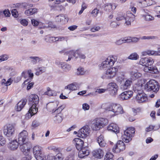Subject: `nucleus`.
<instances>
[{"instance_id":"16","label":"nucleus","mask_w":160,"mask_h":160,"mask_svg":"<svg viewBox=\"0 0 160 160\" xmlns=\"http://www.w3.org/2000/svg\"><path fill=\"white\" fill-rule=\"evenodd\" d=\"M10 141L8 145L9 149L12 151L17 150L19 145V142L17 141L16 139L11 140H10Z\"/></svg>"},{"instance_id":"57","label":"nucleus","mask_w":160,"mask_h":160,"mask_svg":"<svg viewBox=\"0 0 160 160\" xmlns=\"http://www.w3.org/2000/svg\"><path fill=\"white\" fill-rule=\"evenodd\" d=\"M48 160H54L55 155H52V153L49 154L47 156Z\"/></svg>"},{"instance_id":"36","label":"nucleus","mask_w":160,"mask_h":160,"mask_svg":"<svg viewBox=\"0 0 160 160\" xmlns=\"http://www.w3.org/2000/svg\"><path fill=\"white\" fill-rule=\"evenodd\" d=\"M37 11V9L35 8L28 9L25 11V14L28 16L32 15Z\"/></svg>"},{"instance_id":"39","label":"nucleus","mask_w":160,"mask_h":160,"mask_svg":"<svg viewBox=\"0 0 160 160\" xmlns=\"http://www.w3.org/2000/svg\"><path fill=\"white\" fill-rule=\"evenodd\" d=\"M54 121L56 123H60L62 120L61 116L59 114L56 115L54 118Z\"/></svg>"},{"instance_id":"6","label":"nucleus","mask_w":160,"mask_h":160,"mask_svg":"<svg viewBox=\"0 0 160 160\" xmlns=\"http://www.w3.org/2000/svg\"><path fill=\"white\" fill-rule=\"evenodd\" d=\"M135 132V130L134 128H128L124 131V134L122 136L123 141L126 143L130 142L132 140L131 138L133 137Z\"/></svg>"},{"instance_id":"8","label":"nucleus","mask_w":160,"mask_h":160,"mask_svg":"<svg viewBox=\"0 0 160 160\" xmlns=\"http://www.w3.org/2000/svg\"><path fill=\"white\" fill-rule=\"evenodd\" d=\"M114 62V60H113L112 59L110 58H107L99 65V68L101 70H106L111 68Z\"/></svg>"},{"instance_id":"63","label":"nucleus","mask_w":160,"mask_h":160,"mask_svg":"<svg viewBox=\"0 0 160 160\" xmlns=\"http://www.w3.org/2000/svg\"><path fill=\"white\" fill-rule=\"evenodd\" d=\"M110 25L111 27L112 28H116L119 25L118 23L115 22H111Z\"/></svg>"},{"instance_id":"50","label":"nucleus","mask_w":160,"mask_h":160,"mask_svg":"<svg viewBox=\"0 0 160 160\" xmlns=\"http://www.w3.org/2000/svg\"><path fill=\"white\" fill-rule=\"evenodd\" d=\"M8 58V57L7 55L4 54L0 56V62L7 60Z\"/></svg>"},{"instance_id":"44","label":"nucleus","mask_w":160,"mask_h":160,"mask_svg":"<svg viewBox=\"0 0 160 160\" xmlns=\"http://www.w3.org/2000/svg\"><path fill=\"white\" fill-rule=\"evenodd\" d=\"M158 38L157 36H143L141 38L142 39H148V40H155L158 39Z\"/></svg>"},{"instance_id":"25","label":"nucleus","mask_w":160,"mask_h":160,"mask_svg":"<svg viewBox=\"0 0 160 160\" xmlns=\"http://www.w3.org/2000/svg\"><path fill=\"white\" fill-rule=\"evenodd\" d=\"M72 56H73L76 58L78 57L79 58L82 59H84L86 58L85 56L78 49L77 50H73V52L72 53Z\"/></svg>"},{"instance_id":"51","label":"nucleus","mask_w":160,"mask_h":160,"mask_svg":"<svg viewBox=\"0 0 160 160\" xmlns=\"http://www.w3.org/2000/svg\"><path fill=\"white\" fill-rule=\"evenodd\" d=\"M57 102H56L55 103H48L47 105V108H49L51 107V108H53L56 106H57Z\"/></svg>"},{"instance_id":"37","label":"nucleus","mask_w":160,"mask_h":160,"mask_svg":"<svg viewBox=\"0 0 160 160\" xmlns=\"http://www.w3.org/2000/svg\"><path fill=\"white\" fill-rule=\"evenodd\" d=\"M61 68L64 71L68 72L70 69L71 66L66 62H63Z\"/></svg>"},{"instance_id":"7","label":"nucleus","mask_w":160,"mask_h":160,"mask_svg":"<svg viewBox=\"0 0 160 160\" xmlns=\"http://www.w3.org/2000/svg\"><path fill=\"white\" fill-rule=\"evenodd\" d=\"M33 154L37 160H46L45 155L42 152L41 148L38 146L34 147L33 149Z\"/></svg>"},{"instance_id":"18","label":"nucleus","mask_w":160,"mask_h":160,"mask_svg":"<svg viewBox=\"0 0 160 160\" xmlns=\"http://www.w3.org/2000/svg\"><path fill=\"white\" fill-rule=\"evenodd\" d=\"M55 20L56 22H60L62 24H64L68 22V18L65 15L60 14L56 17Z\"/></svg>"},{"instance_id":"11","label":"nucleus","mask_w":160,"mask_h":160,"mask_svg":"<svg viewBox=\"0 0 160 160\" xmlns=\"http://www.w3.org/2000/svg\"><path fill=\"white\" fill-rule=\"evenodd\" d=\"M125 149V145L123 141L119 140L115 145L112 149V151L116 153L120 152Z\"/></svg>"},{"instance_id":"22","label":"nucleus","mask_w":160,"mask_h":160,"mask_svg":"<svg viewBox=\"0 0 160 160\" xmlns=\"http://www.w3.org/2000/svg\"><path fill=\"white\" fill-rule=\"evenodd\" d=\"M73 142L75 145L78 151L83 147L84 142L80 138H75L73 139Z\"/></svg>"},{"instance_id":"21","label":"nucleus","mask_w":160,"mask_h":160,"mask_svg":"<svg viewBox=\"0 0 160 160\" xmlns=\"http://www.w3.org/2000/svg\"><path fill=\"white\" fill-rule=\"evenodd\" d=\"M132 83V80L129 78L124 82V83L120 85V88L121 90H124L129 88Z\"/></svg>"},{"instance_id":"60","label":"nucleus","mask_w":160,"mask_h":160,"mask_svg":"<svg viewBox=\"0 0 160 160\" xmlns=\"http://www.w3.org/2000/svg\"><path fill=\"white\" fill-rule=\"evenodd\" d=\"M100 29V27L99 26H97L92 28L90 30L91 32H94L95 31H98Z\"/></svg>"},{"instance_id":"43","label":"nucleus","mask_w":160,"mask_h":160,"mask_svg":"<svg viewBox=\"0 0 160 160\" xmlns=\"http://www.w3.org/2000/svg\"><path fill=\"white\" fill-rule=\"evenodd\" d=\"M139 58V56L136 53L131 54L128 57V58L131 60H136Z\"/></svg>"},{"instance_id":"35","label":"nucleus","mask_w":160,"mask_h":160,"mask_svg":"<svg viewBox=\"0 0 160 160\" xmlns=\"http://www.w3.org/2000/svg\"><path fill=\"white\" fill-rule=\"evenodd\" d=\"M47 91L44 92V94L47 95L49 96H54L56 95V93L55 91L52 90L49 87L47 88Z\"/></svg>"},{"instance_id":"30","label":"nucleus","mask_w":160,"mask_h":160,"mask_svg":"<svg viewBox=\"0 0 160 160\" xmlns=\"http://www.w3.org/2000/svg\"><path fill=\"white\" fill-rule=\"evenodd\" d=\"M59 52L61 54L64 53V54L68 55V59L66 61H70L72 58V53L73 52V50L67 51L65 49H64L60 51Z\"/></svg>"},{"instance_id":"62","label":"nucleus","mask_w":160,"mask_h":160,"mask_svg":"<svg viewBox=\"0 0 160 160\" xmlns=\"http://www.w3.org/2000/svg\"><path fill=\"white\" fill-rule=\"evenodd\" d=\"M31 22L32 24L34 26H37L39 23V22L35 19H32L31 20Z\"/></svg>"},{"instance_id":"1","label":"nucleus","mask_w":160,"mask_h":160,"mask_svg":"<svg viewBox=\"0 0 160 160\" xmlns=\"http://www.w3.org/2000/svg\"><path fill=\"white\" fill-rule=\"evenodd\" d=\"M29 104L31 106L28 111V113L26 115V117L28 119L30 118L37 112L38 109L36 106L39 102V97L36 94H31L29 97Z\"/></svg>"},{"instance_id":"24","label":"nucleus","mask_w":160,"mask_h":160,"mask_svg":"<svg viewBox=\"0 0 160 160\" xmlns=\"http://www.w3.org/2000/svg\"><path fill=\"white\" fill-rule=\"evenodd\" d=\"M142 83H139L135 84L133 88L134 92L136 94L143 92L142 88Z\"/></svg>"},{"instance_id":"31","label":"nucleus","mask_w":160,"mask_h":160,"mask_svg":"<svg viewBox=\"0 0 160 160\" xmlns=\"http://www.w3.org/2000/svg\"><path fill=\"white\" fill-rule=\"evenodd\" d=\"M17 6H19L20 8H23L25 9H27L30 7H32L33 4L24 2L17 4Z\"/></svg>"},{"instance_id":"15","label":"nucleus","mask_w":160,"mask_h":160,"mask_svg":"<svg viewBox=\"0 0 160 160\" xmlns=\"http://www.w3.org/2000/svg\"><path fill=\"white\" fill-rule=\"evenodd\" d=\"M133 92L132 91H127L122 93L119 96V98L121 100L129 99L132 96Z\"/></svg>"},{"instance_id":"26","label":"nucleus","mask_w":160,"mask_h":160,"mask_svg":"<svg viewBox=\"0 0 160 160\" xmlns=\"http://www.w3.org/2000/svg\"><path fill=\"white\" fill-rule=\"evenodd\" d=\"M109 131H112L115 133H118L119 132V128L118 125L114 123H111L108 127Z\"/></svg>"},{"instance_id":"45","label":"nucleus","mask_w":160,"mask_h":160,"mask_svg":"<svg viewBox=\"0 0 160 160\" xmlns=\"http://www.w3.org/2000/svg\"><path fill=\"white\" fill-rule=\"evenodd\" d=\"M143 17L145 20L147 21H150L154 19V18L149 14H145L142 16Z\"/></svg>"},{"instance_id":"17","label":"nucleus","mask_w":160,"mask_h":160,"mask_svg":"<svg viewBox=\"0 0 160 160\" xmlns=\"http://www.w3.org/2000/svg\"><path fill=\"white\" fill-rule=\"evenodd\" d=\"M135 99L138 103H140L147 101L148 98L147 95L142 92L136 94Z\"/></svg>"},{"instance_id":"33","label":"nucleus","mask_w":160,"mask_h":160,"mask_svg":"<svg viewBox=\"0 0 160 160\" xmlns=\"http://www.w3.org/2000/svg\"><path fill=\"white\" fill-rule=\"evenodd\" d=\"M76 85V83L70 84L65 87V89H68L70 91L76 90L77 89Z\"/></svg>"},{"instance_id":"5","label":"nucleus","mask_w":160,"mask_h":160,"mask_svg":"<svg viewBox=\"0 0 160 160\" xmlns=\"http://www.w3.org/2000/svg\"><path fill=\"white\" fill-rule=\"evenodd\" d=\"M15 130V126L12 124H8L4 127V134L9 140H11L14 137Z\"/></svg>"},{"instance_id":"19","label":"nucleus","mask_w":160,"mask_h":160,"mask_svg":"<svg viewBox=\"0 0 160 160\" xmlns=\"http://www.w3.org/2000/svg\"><path fill=\"white\" fill-rule=\"evenodd\" d=\"M78 153V157L80 158H84L89 154V151L87 147H83L81 149H80Z\"/></svg>"},{"instance_id":"3","label":"nucleus","mask_w":160,"mask_h":160,"mask_svg":"<svg viewBox=\"0 0 160 160\" xmlns=\"http://www.w3.org/2000/svg\"><path fill=\"white\" fill-rule=\"evenodd\" d=\"M108 122V120L107 118H96L92 121L91 127L94 131L99 130L106 126Z\"/></svg>"},{"instance_id":"34","label":"nucleus","mask_w":160,"mask_h":160,"mask_svg":"<svg viewBox=\"0 0 160 160\" xmlns=\"http://www.w3.org/2000/svg\"><path fill=\"white\" fill-rule=\"evenodd\" d=\"M129 16H127L126 18H125V24L128 26L131 24V21H133L132 18L134 17V16L132 13H130Z\"/></svg>"},{"instance_id":"14","label":"nucleus","mask_w":160,"mask_h":160,"mask_svg":"<svg viewBox=\"0 0 160 160\" xmlns=\"http://www.w3.org/2000/svg\"><path fill=\"white\" fill-rule=\"evenodd\" d=\"M89 131L88 126H84L78 131L77 136L79 138H85L87 137L88 134H89Z\"/></svg>"},{"instance_id":"61","label":"nucleus","mask_w":160,"mask_h":160,"mask_svg":"<svg viewBox=\"0 0 160 160\" xmlns=\"http://www.w3.org/2000/svg\"><path fill=\"white\" fill-rule=\"evenodd\" d=\"M154 127L155 126H154L150 125L146 128L145 130L147 132L151 131L154 129Z\"/></svg>"},{"instance_id":"13","label":"nucleus","mask_w":160,"mask_h":160,"mask_svg":"<svg viewBox=\"0 0 160 160\" xmlns=\"http://www.w3.org/2000/svg\"><path fill=\"white\" fill-rule=\"evenodd\" d=\"M19 145L21 151L24 153L25 155H28V154L26 153V150L28 152L30 151V149L32 147L31 143L28 141L26 143L24 142L22 144H19Z\"/></svg>"},{"instance_id":"40","label":"nucleus","mask_w":160,"mask_h":160,"mask_svg":"<svg viewBox=\"0 0 160 160\" xmlns=\"http://www.w3.org/2000/svg\"><path fill=\"white\" fill-rule=\"evenodd\" d=\"M56 37L48 36L45 38V40L47 42L50 43L55 42L56 41Z\"/></svg>"},{"instance_id":"2","label":"nucleus","mask_w":160,"mask_h":160,"mask_svg":"<svg viewBox=\"0 0 160 160\" xmlns=\"http://www.w3.org/2000/svg\"><path fill=\"white\" fill-rule=\"evenodd\" d=\"M153 60L151 58L147 57L142 58L140 60V64L145 67L144 68V71L148 72L150 71V72L153 73H157L158 70L156 67L152 66L154 63Z\"/></svg>"},{"instance_id":"47","label":"nucleus","mask_w":160,"mask_h":160,"mask_svg":"<svg viewBox=\"0 0 160 160\" xmlns=\"http://www.w3.org/2000/svg\"><path fill=\"white\" fill-rule=\"evenodd\" d=\"M113 155L111 153H107L105 156L104 160H113Z\"/></svg>"},{"instance_id":"64","label":"nucleus","mask_w":160,"mask_h":160,"mask_svg":"<svg viewBox=\"0 0 160 160\" xmlns=\"http://www.w3.org/2000/svg\"><path fill=\"white\" fill-rule=\"evenodd\" d=\"M21 23L24 26H27L28 24V22L25 19H23L21 21Z\"/></svg>"},{"instance_id":"56","label":"nucleus","mask_w":160,"mask_h":160,"mask_svg":"<svg viewBox=\"0 0 160 160\" xmlns=\"http://www.w3.org/2000/svg\"><path fill=\"white\" fill-rule=\"evenodd\" d=\"M82 109L84 110H88L90 108L89 105L87 103H84L82 104Z\"/></svg>"},{"instance_id":"27","label":"nucleus","mask_w":160,"mask_h":160,"mask_svg":"<svg viewBox=\"0 0 160 160\" xmlns=\"http://www.w3.org/2000/svg\"><path fill=\"white\" fill-rule=\"evenodd\" d=\"M93 155L95 158H101L103 156V152L101 149H98L93 152Z\"/></svg>"},{"instance_id":"53","label":"nucleus","mask_w":160,"mask_h":160,"mask_svg":"<svg viewBox=\"0 0 160 160\" xmlns=\"http://www.w3.org/2000/svg\"><path fill=\"white\" fill-rule=\"evenodd\" d=\"M12 14L15 18H17L18 15V12L16 9H13L12 10Z\"/></svg>"},{"instance_id":"41","label":"nucleus","mask_w":160,"mask_h":160,"mask_svg":"<svg viewBox=\"0 0 160 160\" xmlns=\"http://www.w3.org/2000/svg\"><path fill=\"white\" fill-rule=\"evenodd\" d=\"M126 42H127V37H125L123 38V39H121L117 40L115 42V44L117 45H119L123 44V43Z\"/></svg>"},{"instance_id":"42","label":"nucleus","mask_w":160,"mask_h":160,"mask_svg":"<svg viewBox=\"0 0 160 160\" xmlns=\"http://www.w3.org/2000/svg\"><path fill=\"white\" fill-rule=\"evenodd\" d=\"M112 4L111 3L106 4L104 7V9L108 12L111 11L112 10Z\"/></svg>"},{"instance_id":"55","label":"nucleus","mask_w":160,"mask_h":160,"mask_svg":"<svg viewBox=\"0 0 160 160\" xmlns=\"http://www.w3.org/2000/svg\"><path fill=\"white\" fill-rule=\"evenodd\" d=\"M40 124V123L38 121L34 120L32 122V127L36 128Z\"/></svg>"},{"instance_id":"9","label":"nucleus","mask_w":160,"mask_h":160,"mask_svg":"<svg viewBox=\"0 0 160 160\" xmlns=\"http://www.w3.org/2000/svg\"><path fill=\"white\" fill-rule=\"evenodd\" d=\"M118 69L116 68H110L107 69L102 77L103 79H110L114 77Z\"/></svg>"},{"instance_id":"29","label":"nucleus","mask_w":160,"mask_h":160,"mask_svg":"<svg viewBox=\"0 0 160 160\" xmlns=\"http://www.w3.org/2000/svg\"><path fill=\"white\" fill-rule=\"evenodd\" d=\"M97 141L101 147H104L106 145V143L104 139V137L102 135H100L97 138Z\"/></svg>"},{"instance_id":"28","label":"nucleus","mask_w":160,"mask_h":160,"mask_svg":"<svg viewBox=\"0 0 160 160\" xmlns=\"http://www.w3.org/2000/svg\"><path fill=\"white\" fill-rule=\"evenodd\" d=\"M141 76L142 74L139 72L132 71L130 72V78L132 81L140 77Z\"/></svg>"},{"instance_id":"32","label":"nucleus","mask_w":160,"mask_h":160,"mask_svg":"<svg viewBox=\"0 0 160 160\" xmlns=\"http://www.w3.org/2000/svg\"><path fill=\"white\" fill-rule=\"evenodd\" d=\"M29 58L31 59V62L33 64H36L38 62L42 60V58L38 57L30 56Z\"/></svg>"},{"instance_id":"20","label":"nucleus","mask_w":160,"mask_h":160,"mask_svg":"<svg viewBox=\"0 0 160 160\" xmlns=\"http://www.w3.org/2000/svg\"><path fill=\"white\" fill-rule=\"evenodd\" d=\"M120 105L116 104H112L106 108V111L107 112H111L113 113V114H116V111L118 110V109Z\"/></svg>"},{"instance_id":"49","label":"nucleus","mask_w":160,"mask_h":160,"mask_svg":"<svg viewBox=\"0 0 160 160\" xmlns=\"http://www.w3.org/2000/svg\"><path fill=\"white\" fill-rule=\"evenodd\" d=\"M99 10L97 8L93 9L91 12L92 16L93 17H96L98 13Z\"/></svg>"},{"instance_id":"58","label":"nucleus","mask_w":160,"mask_h":160,"mask_svg":"<svg viewBox=\"0 0 160 160\" xmlns=\"http://www.w3.org/2000/svg\"><path fill=\"white\" fill-rule=\"evenodd\" d=\"M123 112V110L122 107L120 106V107H119V108L118 109V110L116 111V114H118L120 113H122Z\"/></svg>"},{"instance_id":"46","label":"nucleus","mask_w":160,"mask_h":160,"mask_svg":"<svg viewBox=\"0 0 160 160\" xmlns=\"http://www.w3.org/2000/svg\"><path fill=\"white\" fill-rule=\"evenodd\" d=\"M85 73L84 68L81 67H79L77 69L76 74L77 75H83Z\"/></svg>"},{"instance_id":"10","label":"nucleus","mask_w":160,"mask_h":160,"mask_svg":"<svg viewBox=\"0 0 160 160\" xmlns=\"http://www.w3.org/2000/svg\"><path fill=\"white\" fill-rule=\"evenodd\" d=\"M118 89V86L115 82H111L108 85L107 89L112 96H115L117 94Z\"/></svg>"},{"instance_id":"23","label":"nucleus","mask_w":160,"mask_h":160,"mask_svg":"<svg viewBox=\"0 0 160 160\" xmlns=\"http://www.w3.org/2000/svg\"><path fill=\"white\" fill-rule=\"evenodd\" d=\"M27 99L23 98L17 104L15 107L16 109L18 111H20L26 104Z\"/></svg>"},{"instance_id":"48","label":"nucleus","mask_w":160,"mask_h":160,"mask_svg":"<svg viewBox=\"0 0 160 160\" xmlns=\"http://www.w3.org/2000/svg\"><path fill=\"white\" fill-rule=\"evenodd\" d=\"M54 160H62V155L61 153H58L55 155Z\"/></svg>"},{"instance_id":"38","label":"nucleus","mask_w":160,"mask_h":160,"mask_svg":"<svg viewBox=\"0 0 160 160\" xmlns=\"http://www.w3.org/2000/svg\"><path fill=\"white\" fill-rule=\"evenodd\" d=\"M127 42H138L139 39L136 37H127Z\"/></svg>"},{"instance_id":"52","label":"nucleus","mask_w":160,"mask_h":160,"mask_svg":"<svg viewBox=\"0 0 160 160\" xmlns=\"http://www.w3.org/2000/svg\"><path fill=\"white\" fill-rule=\"evenodd\" d=\"M6 141L3 137L0 135V147L3 146L6 143Z\"/></svg>"},{"instance_id":"12","label":"nucleus","mask_w":160,"mask_h":160,"mask_svg":"<svg viewBox=\"0 0 160 160\" xmlns=\"http://www.w3.org/2000/svg\"><path fill=\"white\" fill-rule=\"evenodd\" d=\"M28 132L23 130L20 133L18 136V140L19 144H22L23 143H26L28 141Z\"/></svg>"},{"instance_id":"59","label":"nucleus","mask_w":160,"mask_h":160,"mask_svg":"<svg viewBox=\"0 0 160 160\" xmlns=\"http://www.w3.org/2000/svg\"><path fill=\"white\" fill-rule=\"evenodd\" d=\"M64 107L62 106H60L58 107V108L55 111H54V112H56L57 113H58V114H59V113H60L62 110L64 109Z\"/></svg>"},{"instance_id":"4","label":"nucleus","mask_w":160,"mask_h":160,"mask_svg":"<svg viewBox=\"0 0 160 160\" xmlns=\"http://www.w3.org/2000/svg\"><path fill=\"white\" fill-rule=\"evenodd\" d=\"M145 90L148 92L157 93L159 89V85L158 82L154 80H151L144 85Z\"/></svg>"},{"instance_id":"54","label":"nucleus","mask_w":160,"mask_h":160,"mask_svg":"<svg viewBox=\"0 0 160 160\" xmlns=\"http://www.w3.org/2000/svg\"><path fill=\"white\" fill-rule=\"evenodd\" d=\"M48 149L50 150H53L55 152H59V149L54 146H50L48 147Z\"/></svg>"}]
</instances>
